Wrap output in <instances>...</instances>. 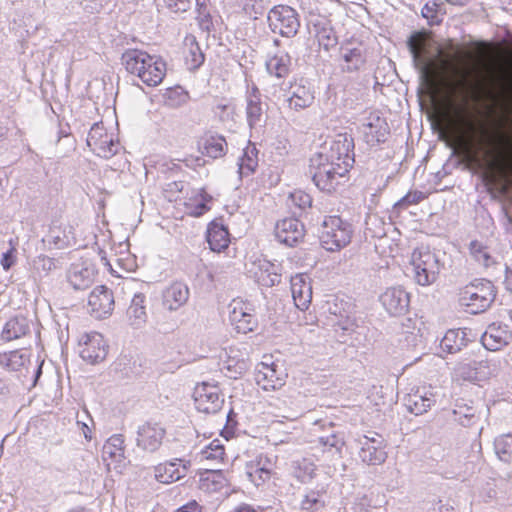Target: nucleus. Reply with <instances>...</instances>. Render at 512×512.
I'll return each instance as SVG.
<instances>
[{
	"label": "nucleus",
	"mask_w": 512,
	"mask_h": 512,
	"mask_svg": "<svg viewBox=\"0 0 512 512\" xmlns=\"http://www.w3.org/2000/svg\"><path fill=\"white\" fill-rule=\"evenodd\" d=\"M461 90L457 91V105L453 108V118L451 120L453 131L456 138L460 141L471 142L477 140V144L484 147L485 160L487 165L492 167L498 162L497 155L484 146L482 139V129L476 125L472 119V110L468 105L467 99L471 95L467 85L461 83Z\"/></svg>",
	"instance_id": "1"
},
{
	"label": "nucleus",
	"mask_w": 512,
	"mask_h": 512,
	"mask_svg": "<svg viewBox=\"0 0 512 512\" xmlns=\"http://www.w3.org/2000/svg\"><path fill=\"white\" fill-rule=\"evenodd\" d=\"M126 71L136 75L147 86H157L166 74V62L141 49H126L121 56Z\"/></svg>",
	"instance_id": "2"
},
{
	"label": "nucleus",
	"mask_w": 512,
	"mask_h": 512,
	"mask_svg": "<svg viewBox=\"0 0 512 512\" xmlns=\"http://www.w3.org/2000/svg\"><path fill=\"white\" fill-rule=\"evenodd\" d=\"M497 289L492 281L479 278L460 289L459 304L467 308L471 314L487 311L495 301Z\"/></svg>",
	"instance_id": "3"
},
{
	"label": "nucleus",
	"mask_w": 512,
	"mask_h": 512,
	"mask_svg": "<svg viewBox=\"0 0 512 512\" xmlns=\"http://www.w3.org/2000/svg\"><path fill=\"white\" fill-rule=\"evenodd\" d=\"M310 163L309 173L314 184L319 190L326 192L334 191L339 184L337 178L345 177L350 170L340 162L325 161L321 154H315Z\"/></svg>",
	"instance_id": "4"
},
{
	"label": "nucleus",
	"mask_w": 512,
	"mask_h": 512,
	"mask_svg": "<svg viewBox=\"0 0 512 512\" xmlns=\"http://www.w3.org/2000/svg\"><path fill=\"white\" fill-rule=\"evenodd\" d=\"M353 226L340 216H327L319 236L321 246L327 251H338L351 242Z\"/></svg>",
	"instance_id": "5"
},
{
	"label": "nucleus",
	"mask_w": 512,
	"mask_h": 512,
	"mask_svg": "<svg viewBox=\"0 0 512 512\" xmlns=\"http://www.w3.org/2000/svg\"><path fill=\"white\" fill-rule=\"evenodd\" d=\"M268 26L273 33L282 37H294L300 28L298 12L288 5H276L272 7L267 15Z\"/></svg>",
	"instance_id": "6"
},
{
	"label": "nucleus",
	"mask_w": 512,
	"mask_h": 512,
	"mask_svg": "<svg viewBox=\"0 0 512 512\" xmlns=\"http://www.w3.org/2000/svg\"><path fill=\"white\" fill-rule=\"evenodd\" d=\"M412 265L415 281L422 286L433 284L437 280L442 266L438 256L430 250L414 251Z\"/></svg>",
	"instance_id": "7"
},
{
	"label": "nucleus",
	"mask_w": 512,
	"mask_h": 512,
	"mask_svg": "<svg viewBox=\"0 0 512 512\" xmlns=\"http://www.w3.org/2000/svg\"><path fill=\"white\" fill-rule=\"evenodd\" d=\"M406 46L411 55L413 66L418 71L421 80L429 81L432 77V72L426 55L427 43L424 32H412L407 38Z\"/></svg>",
	"instance_id": "8"
},
{
	"label": "nucleus",
	"mask_w": 512,
	"mask_h": 512,
	"mask_svg": "<svg viewBox=\"0 0 512 512\" xmlns=\"http://www.w3.org/2000/svg\"><path fill=\"white\" fill-rule=\"evenodd\" d=\"M359 457L368 465H381L387 459L386 442L382 435L372 432L357 439Z\"/></svg>",
	"instance_id": "9"
},
{
	"label": "nucleus",
	"mask_w": 512,
	"mask_h": 512,
	"mask_svg": "<svg viewBox=\"0 0 512 512\" xmlns=\"http://www.w3.org/2000/svg\"><path fill=\"white\" fill-rule=\"evenodd\" d=\"M193 398L196 409L206 414H216L224 404V398L220 395L219 387L207 382L195 387Z\"/></svg>",
	"instance_id": "10"
},
{
	"label": "nucleus",
	"mask_w": 512,
	"mask_h": 512,
	"mask_svg": "<svg viewBox=\"0 0 512 512\" xmlns=\"http://www.w3.org/2000/svg\"><path fill=\"white\" fill-rule=\"evenodd\" d=\"M354 139L350 134H338L331 142L328 152H320L325 161L340 162L347 168H352L355 162Z\"/></svg>",
	"instance_id": "11"
},
{
	"label": "nucleus",
	"mask_w": 512,
	"mask_h": 512,
	"mask_svg": "<svg viewBox=\"0 0 512 512\" xmlns=\"http://www.w3.org/2000/svg\"><path fill=\"white\" fill-rule=\"evenodd\" d=\"M328 312L331 315L330 322L335 332L342 331V335L339 336L342 338L340 341L346 342L344 336L353 333L357 327L355 319L351 317V305L342 300L334 301L328 303Z\"/></svg>",
	"instance_id": "12"
},
{
	"label": "nucleus",
	"mask_w": 512,
	"mask_h": 512,
	"mask_svg": "<svg viewBox=\"0 0 512 512\" xmlns=\"http://www.w3.org/2000/svg\"><path fill=\"white\" fill-rule=\"evenodd\" d=\"M339 56L343 61V64L340 65V69L343 73L359 72L364 68L367 61L362 44L358 43L357 46H354L352 39L344 40L340 44Z\"/></svg>",
	"instance_id": "13"
},
{
	"label": "nucleus",
	"mask_w": 512,
	"mask_h": 512,
	"mask_svg": "<svg viewBox=\"0 0 512 512\" xmlns=\"http://www.w3.org/2000/svg\"><path fill=\"white\" fill-rule=\"evenodd\" d=\"M379 300L387 313L394 317L405 315L410 307V295L401 286L387 288Z\"/></svg>",
	"instance_id": "14"
},
{
	"label": "nucleus",
	"mask_w": 512,
	"mask_h": 512,
	"mask_svg": "<svg viewBox=\"0 0 512 512\" xmlns=\"http://www.w3.org/2000/svg\"><path fill=\"white\" fill-rule=\"evenodd\" d=\"M275 238L287 247L297 246L305 236L304 224L297 218H285L275 226Z\"/></svg>",
	"instance_id": "15"
},
{
	"label": "nucleus",
	"mask_w": 512,
	"mask_h": 512,
	"mask_svg": "<svg viewBox=\"0 0 512 512\" xmlns=\"http://www.w3.org/2000/svg\"><path fill=\"white\" fill-rule=\"evenodd\" d=\"M114 295L105 285L96 286L88 298L90 313L98 319L110 316L114 310Z\"/></svg>",
	"instance_id": "16"
},
{
	"label": "nucleus",
	"mask_w": 512,
	"mask_h": 512,
	"mask_svg": "<svg viewBox=\"0 0 512 512\" xmlns=\"http://www.w3.org/2000/svg\"><path fill=\"white\" fill-rule=\"evenodd\" d=\"M359 130L363 135L364 142L370 147L385 143L390 134V127L386 119L378 115L370 116L367 122L359 126Z\"/></svg>",
	"instance_id": "17"
},
{
	"label": "nucleus",
	"mask_w": 512,
	"mask_h": 512,
	"mask_svg": "<svg viewBox=\"0 0 512 512\" xmlns=\"http://www.w3.org/2000/svg\"><path fill=\"white\" fill-rule=\"evenodd\" d=\"M165 434L166 431L160 424L146 422L138 427L137 446L144 451L155 452L161 446Z\"/></svg>",
	"instance_id": "18"
},
{
	"label": "nucleus",
	"mask_w": 512,
	"mask_h": 512,
	"mask_svg": "<svg viewBox=\"0 0 512 512\" xmlns=\"http://www.w3.org/2000/svg\"><path fill=\"white\" fill-rule=\"evenodd\" d=\"M290 96L287 98L288 107L295 111L310 107L315 99L312 84L305 78H301L290 87Z\"/></svg>",
	"instance_id": "19"
},
{
	"label": "nucleus",
	"mask_w": 512,
	"mask_h": 512,
	"mask_svg": "<svg viewBox=\"0 0 512 512\" xmlns=\"http://www.w3.org/2000/svg\"><path fill=\"white\" fill-rule=\"evenodd\" d=\"M96 273V267L92 262L82 261L71 265L67 279L74 290H85L94 282Z\"/></svg>",
	"instance_id": "20"
},
{
	"label": "nucleus",
	"mask_w": 512,
	"mask_h": 512,
	"mask_svg": "<svg viewBox=\"0 0 512 512\" xmlns=\"http://www.w3.org/2000/svg\"><path fill=\"white\" fill-rule=\"evenodd\" d=\"M86 340L80 350V357L90 363L96 364L103 361L108 353V346L104 337L97 332L87 334Z\"/></svg>",
	"instance_id": "21"
},
{
	"label": "nucleus",
	"mask_w": 512,
	"mask_h": 512,
	"mask_svg": "<svg viewBox=\"0 0 512 512\" xmlns=\"http://www.w3.org/2000/svg\"><path fill=\"white\" fill-rule=\"evenodd\" d=\"M512 333L507 325L492 323L481 336V343L486 350L498 351L509 344Z\"/></svg>",
	"instance_id": "22"
},
{
	"label": "nucleus",
	"mask_w": 512,
	"mask_h": 512,
	"mask_svg": "<svg viewBox=\"0 0 512 512\" xmlns=\"http://www.w3.org/2000/svg\"><path fill=\"white\" fill-rule=\"evenodd\" d=\"M206 241L213 252L220 253L228 248L230 233L222 219L216 218L207 225Z\"/></svg>",
	"instance_id": "23"
},
{
	"label": "nucleus",
	"mask_w": 512,
	"mask_h": 512,
	"mask_svg": "<svg viewBox=\"0 0 512 512\" xmlns=\"http://www.w3.org/2000/svg\"><path fill=\"white\" fill-rule=\"evenodd\" d=\"M189 288L182 282H174L162 292V306L168 311H176L189 299Z\"/></svg>",
	"instance_id": "24"
},
{
	"label": "nucleus",
	"mask_w": 512,
	"mask_h": 512,
	"mask_svg": "<svg viewBox=\"0 0 512 512\" xmlns=\"http://www.w3.org/2000/svg\"><path fill=\"white\" fill-rule=\"evenodd\" d=\"M453 420L463 427H471L480 420V411L472 400L457 399L452 411Z\"/></svg>",
	"instance_id": "25"
},
{
	"label": "nucleus",
	"mask_w": 512,
	"mask_h": 512,
	"mask_svg": "<svg viewBox=\"0 0 512 512\" xmlns=\"http://www.w3.org/2000/svg\"><path fill=\"white\" fill-rule=\"evenodd\" d=\"M291 292L296 307L306 310L312 300V287L307 277L297 274L291 278Z\"/></svg>",
	"instance_id": "26"
},
{
	"label": "nucleus",
	"mask_w": 512,
	"mask_h": 512,
	"mask_svg": "<svg viewBox=\"0 0 512 512\" xmlns=\"http://www.w3.org/2000/svg\"><path fill=\"white\" fill-rule=\"evenodd\" d=\"M178 462H183L181 459H175L174 462L159 464L155 467V478L158 482L168 484L177 481L186 476L190 461H187L180 467Z\"/></svg>",
	"instance_id": "27"
},
{
	"label": "nucleus",
	"mask_w": 512,
	"mask_h": 512,
	"mask_svg": "<svg viewBox=\"0 0 512 512\" xmlns=\"http://www.w3.org/2000/svg\"><path fill=\"white\" fill-rule=\"evenodd\" d=\"M436 403V397L432 392L425 389H417L414 393L408 394L405 398V406L408 411L415 415L426 413Z\"/></svg>",
	"instance_id": "28"
},
{
	"label": "nucleus",
	"mask_w": 512,
	"mask_h": 512,
	"mask_svg": "<svg viewBox=\"0 0 512 512\" xmlns=\"http://www.w3.org/2000/svg\"><path fill=\"white\" fill-rule=\"evenodd\" d=\"M469 342L467 329H449L440 341V348L443 352L455 354L466 347Z\"/></svg>",
	"instance_id": "29"
},
{
	"label": "nucleus",
	"mask_w": 512,
	"mask_h": 512,
	"mask_svg": "<svg viewBox=\"0 0 512 512\" xmlns=\"http://www.w3.org/2000/svg\"><path fill=\"white\" fill-rule=\"evenodd\" d=\"M313 28L319 47L325 52H330L338 45V35L330 21H317Z\"/></svg>",
	"instance_id": "30"
},
{
	"label": "nucleus",
	"mask_w": 512,
	"mask_h": 512,
	"mask_svg": "<svg viewBox=\"0 0 512 512\" xmlns=\"http://www.w3.org/2000/svg\"><path fill=\"white\" fill-rule=\"evenodd\" d=\"M267 464L270 460L262 455L256 457L255 460L247 462L246 476L256 486L263 484L271 477V469Z\"/></svg>",
	"instance_id": "31"
},
{
	"label": "nucleus",
	"mask_w": 512,
	"mask_h": 512,
	"mask_svg": "<svg viewBox=\"0 0 512 512\" xmlns=\"http://www.w3.org/2000/svg\"><path fill=\"white\" fill-rule=\"evenodd\" d=\"M30 332L29 321L22 315H17L9 319L1 333V338L5 341L19 339Z\"/></svg>",
	"instance_id": "32"
},
{
	"label": "nucleus",
	"mask_w": 512,
	"mask_h": 512,
	"mask_svg": "<svg viewBox=\"0 0 512 512\" xmlns=\"http://www.w3.org/2000/svg\"><path fill=\"white\" fill-rule=\"evenodd\" d=\"M184 43L188 49V52L185 56L186 64L189 66L190 70L195 71L203 65L205 61V54L201 50L195 36H186Z\"/></svg>",
	"instance_id": "33"
},
{
	"label": "nucleus",
	"mask_w": 512,
	"mask_h": 512,
	"mask_svg": "<svg viewBox=\"0 0 512 512\" xmlns=\"http://www.w3.org/2000/svg\"><path fill=\"white\" fill-rule=\"evenodd\" d=\"M268 105L262 101L247 100L246 119L250 128L261 127L266 123Z\"/></svg>",
	"instance_id": "34"
},
{
	"label": "nucleus",
	"mask_w": 512,
	"mask_h": 512,
	"mask_svg": "<svg viewBox=\"0 0 512 512\" xmlns=\"http://www.w3.org/2000/svg\"><path fill=\"white\" fill-rule=\"evenodd\" d=\"M144 302L145 296L143 294H136L127 309L130 324L135 328L141 327L146 322L147 315Z\"/></svg>",
	"instance_id": "35"
},
{
	"label": "nucleus",
	"mask_w": 512,
	"mask_h": 512,
	"mask_svg": "<svg viewBox=\"0 0 512 512\" xmlns=\"http://www.w3.org/2000/svg\"><path fill=\"white\" fill-rule=\"evenodd\" d=\"M199 148L203 155L216 159L226 154L227 143L223 136H210L200 143Z\"/></svg>",
	"instance_id": "36"
},
{
	"label": "nucleus",
	"mask_w": 512,
	"mask_h": 512,
	"mask_svg": "<svg viewBox=\"0 0 512 512\" xmlns=\"http://www.w3.org/2000/svg\"><path fill=\"white\" fill-rule=\"evenodd\" d=\"M258 150L255 146L247 147L238 161V173L242 178L255 172L258 166Z\"/></svg>",
	"instance_id": "37"
},
{
	"label": "nucleus",
	"mask_w": 512,
	"mask_h": 512,
	"mask_svg": "<svg viewBox=\"0 0 512 512\" xmlns=\"http://www.w3.org/2000/svg\"><path fill=\"white\" fill-rule=\"evenodd\" d=\"M291 58L288 54L275 55L266 62V68L270 75L277 78H285L290 73Z\"/></svg>",
	"instance_id": "38"
},
{
	"label": "nucleus",
	"mask_w": 512,
	"mask_h": 512,
	"mask_svg": "<svg viewBox=\"0 0 512 512\" xmlns=\"http://www.w3.org/2000/svg\"><path fill=\"white\" fill-rule=\"evenodd\" d=\"M124 452V437L122 434L112 435L103 445V455H108L109 458L117 462H121L125 459Z\"/></svg>",
	"instance_id": "39"
},
{
	"label": "nucleus",
	"mask_w": 512,
	"mask_h": 512,
	"mask_svg": "<svg viewBox=\"0 0 512 512\" xmlns=\"http://www.w3.org/2000/svg\"><path fill=\"white\" fill-rule=\"evenodd\" d=\"M256 380L258 383L265 382L263 388L265 390L276 389L282 386V378L276 374V365L271 366L262 363V369L258 370L256 374Z\"/></svg>",
	"instance_id": "40"
},
{
	"label": "nucleus",
	"mask_w": 512,
	"mask_h": 512,
	"mask_svg": "<svg viewBox=\"0 0 512 512\" xmlns=\"http://www.w3.org/2000/svg\"><path fill=\"white\" fill-rule=\"evenodd\" d=\"M465 379L470 381H483L492 375L488 360L474 361L472 365L464 368Z\"/></svg>",
	"instance_id": "41"
},
{
	"label": "nucleus",
	"mask_w": 512,
	"mask_h": 512,
	"mask_svg": "<svg viewBox=\"0 0 512 512\" xmlns=\"http://www.w3.org/2000/svg\"><path fill=\"white\" fill-rule=\"evenodd\" d=\"M198 196L199 200L195 199L194 202L186 204L188 214L193 217H201L208 212L211 209L208 203L213 201V197L203 188L200 189Z\"/></svg>",
	"instance_id": "42"
},
{
	"label": "nucleus",
	"mask_w": 512,
	"mask_h": 512,
	"mask_svg": "<svg viewBox=\"0 0 512 512\" xmlns=\"http://www.w3.org/2000/svg\"><path fill=\"white\" fill-rule=\"evenodd\" d=\"M444 4L443 2L437 0H430L425 3V5L421 9V15L425 18L430 26L438 25L442 22V19L439 17L440 13H445L443 11Z\"/></svg>",
	"instance_id": "43"
},
{
	"label": "nucleus",
	"mask_w": 512,
	"mask_h": 512,
	"mask_svg": "<svg viewBox=\"0 0 512 512\" xmlns=\"http://www.w3.org/2000/svg\"><path fill=\"white\" fill-rule=\"evenodd\" d=\"M324 493V489L308 491L301 501V509L306 511H318L323 508L325 505L322 500Z\"/></svg>",
	"instance_id": "44"
},
{
	"label": "nucleus",
	"mask_w": 512,
	"mask_h": 512,
	"mask_svg": "<svg viewBox=\"0 0 512 512\" xmlns=\"http://www.w3.org/2000/svg\"><path fill=\"white\" fill-rule=\"evenodd\" d=\"M494 449L498 458L506 463L512 460V439L509 435H503L495 439Z\"/></svg>",
	"instance_id": "45"
},
{
	"label": "nucleus",
	"mask_w": 512,
	"mask_h": 512,
	"mask_svg": "<svg viewBox=\"0 0 512 512\" xmlns=\"http://www.w3.org/2000/svg\"><path fill=\"white\" fill-rule=\"evenodd\" d=\"M107 136L108 134L106 133L102 123H94L87 136V146L90 147L92 151H96L97 147L103 144L102 140Z\"/></svg>",
	"instance_id": "46"
},
{
	"label": "nucleus",
	"mask_w": 512,
	"mask_h": 512,
	"mask_svg": "<svg viewBox=\"0 0 512 512\" xmlns=\"http://www.w3.org/2000/svg\"><path fill=\"white\" fill-rule=\"evenodd\" d=\"M274 265L267 264V268L261 270L257 277V282L263 287H273L281 282V275L274 271Z\"/></svg>",
	"instance_id": "47"
},
{
	"label": "nucleus",
	"mask_w": 512,
	"mask_h": 512,
	"mask_svg": "<svg viewBox=\"0 0 512 512\" xmlns=\"http://www.w3.org/2000/svg\"><path fill=\"white\" fill-rule=\"evenodd\" d=\"M231 318L233 321H236L238 323L237 324L238 330H242L244 333L253 331L254 327L256 325V321H255L254 317L249 313H245V312L238 313L236 310H234L232 312Z\"/></svg>",
	"instance_id": "48"
},
{
	"label": "nucleus",
	"mask_w": 512,
	"mask_h": 512,
	"mask_svg": "<svg viewBox=\"0 0 512 512\" xmlns=\"http://www.w3.org/2000/svg\"><path fill=\"white\" fill-rule=\"evenodd\" d=\"M319 443L324 447L334 448L338 453H341L345 441L343 436L335 431H332L328 435L319 437Z\"/></svg>",
	"instance_id": "49"
},
{
	"label": "nucleus",
	"mask_w": 512,
	"mask_h": 512,
	"mask_svg": "<svg viewBox=\"0 0 512 512\" xmlns=\"http://www.w3.org/2000/svg\"><path fill=\"white\" fill-rule=\"evenodd\" d=\"M102 141L103 144L94 151L98 156L108 159L117 154L119 144L111 136L108 135Z\"/></svg>",
	"instance_id": "50"
},
{
	"label": "nucleus",
	"mask_w": 512,
	"mask_h": 512,
	"mask_svg": "<svg viewBox=\"0 0 512 512\" xmlns=\"http://www.w3.org/2000/svg\"><path fill=\"white\" fill-rule=\"evenodd\" d=\"M315 476V465L304 462L295 470V477L303 484L309 483Z\"/></svg>",
	"instance_id": "51"
},
{
	"label": "nucleus",
	"mask_w": 512,
	"mask_h": 512,
	"mask_svg": "<svg viewBox=\"0 0 512 512\" xmlns=\"http://www.w3.org/2000/svg\"><path fill=\"white\" fill-rule=\"evenodd\" d=\"M425 198H426L425 193H423L421 191H418V190L410 191L405 196H403L398 202H396L394 207L400 208V207H407L408 205H411V204H418Z\"/></svg>",
	"instance_id": "52"
},
{
	"label": "nucleus",
	"mask_w": 512,
	"mask_h": 512,
	"mask_svg": "<svg viewBox=\"0 0 512 512\" xmlns=\"http://www.w3.org/2000/svg\"><path fill=\"white\" fill-rule=\"evenodd\" d=\"M155 327L161 334H170L178 328L176 319H165V317L158 316L156 318Z\"/></svg>",
	"instance_id": "53"
},
{
	"label": "nucleus",
	"mask_w": 512,
	"mask_h": 512,
	"mask_svg": "<svg viewBox=\"0 0 512 512\" xmlns=\"http://www.w3.org/2000/svg\"><path fill=\"white\" fill-rule=\"evenodd\" d=\"M224 454V446L216 440L202 450L205 459H222Z\"/></svg>",
	"instance_id": "54"
},
{
	"label": "nucleus",
	"mask_w": 512,
	"mask_h": 512,
	"mask_svg": "<svg viewBox=\"0 0 512 512\" xmlns=\"http://www.w3.org/2000/svg\"><path fill=\"white\" fill-rule=\"evenodd\" d=\"M291 199L293 203L300 209H306L307 207H311L312 205L311 196L303 191H296L294 193H291Z\"/></svg>",
	"instance_id": "55"
},
{
	"label": "nucleus",
	"mask_w": 512,
	"mask_h": 512,
	"mask_svg": "<svg viewBox=\"0 0 512 512\" xmlns=\"http://www.w3.org/2000/svg\"><path fill=\"white\" fill-rule=\"evenodd\" d=\"M168 9L172 12H186L192 5V0H164Z\"/></svg>",
	"instance_id": "56"
},
{
	"label": "nucleus",
	"mask_w": 512,
	"mask_h": 512,
	"mask_svg": "<svg viewBox=\"0 0 512 512\" xmlns=\"http://www.w3.org/2000/svg\"><path fill=\"white\" fill-rule=\"evenodd\" d=\"M470 251L478 260H480L482 258L484 263L486 265H488V260L491 257L486 252L485 248L478 241H476V240L471 241V243H470Z\"/></svg>",
	"instance_id": "57"
},
{
	"label": "nucleus",
	"mask_w": 512,
	"mask_h": 512,
	"mask_svg": "<svg viewBox=\"0 0 512 512\" xmlns=\"http://www.w3.org/2000/svg\"><path fill=\"white\" fill-rule=\"evenodd\" d=\"M35 263H36L38 269H41L42 271H45L46 273H48L56 268L55 259L48 257L46 255L38 256Z\"/></svg>",
	"instance_id": "58"
},
{
	"label": "nucleus",
	"mask_w": 512,
	"mask_h": 512,
	"mask_svg": "<svg viewBox=\"0 0 512 512\" xmlns=\"http://www.w3.org/2000/svg\"><path fill=\"white\" fill-rule=\"evenodd\" d=\"M14 251L15 250L12 248L2 254L0 263H1L3 270L9 271L11 269V267L15 264L16 257H15Z\"/></svg>",
	"instance_id": "59"
},
{
	"label": "nucleus",
	"mask_w": 512,
	"mask_h": 512,
	"mask_svg": "<svg viewBox=\"0 0 512 512\" xmlns=\"http://www.w3.org/2000/svg\"><path fill=\"white\" fill-rule=\"evenodd\" d=\"M105 3L106 0H83L84 9L89 13L99 12Z\"/></svg>",
	"instance_id": "60"
},
{
	"label": "nucleus",
	"mask_w": 512,
	"mask_h": 512,
	"mask_svg": "<svg viewBox=\"0 0 512 512\" xmlns=\"http://www.w3.org/2000/svg\"><path fill=\"white\" fill-rule=\"evenodd\" d=\"M237 425V414L234 412L233 409H230V411L227 414L226 417V424H225V430L232 431L234 427Z\"/></svg>",
	"instance_id": "61"
},
{
	"label": "nucleus",
	"mask_w": 512,
	"mask_h": 512,
	"mask_svg": "<svg viewBox=\"0 0 512 512\" xmlns=\"http://www.w3.org/2000/svg\"><path fill=\"white\" fill-rule=\"evenodd\" d=\"M48 242L53 244L57 249H62L67 245V242L59 235H50L48 237Z\"/></svg>",
	"instance_id": "62"
},
{
	"label": "nucleus",
	"mask_w": 512,
	"mask_h": 512,
	"mask_svg": "<svg viewBox=\"0 0 512 512\" xmlns=\"http://www.w3.org/2000/svg\"><path fill=\"white\" fill-rule=\"evenodd\" d=\"M247 100L262 101L260 90L256 85H253L251 87V90L249 91L247 96Z\"/></svg>",
	"instance_id": "63"
},
{
	"label": "nucleus",
	"mask_w": 512,
	"mask_h": 512,
	"mask_svg": "<svg viewBox=\"0 0 512 512\" xmlns=\"http://www.w3.org/2000/svg\"><path fill=\"white\" fill-rule=\"evenodd\" d=\"M8 130L6 118L0 116V139L7 134Z\"/></svg>",
	"instance_id": "64"
}]
</instances>
